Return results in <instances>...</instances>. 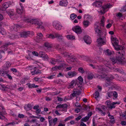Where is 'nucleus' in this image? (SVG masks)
Segmentation results:
<instances>
[{"label":"nucleus","mask_w":126,"mask_h":126,"mask_svg":"<svg viewBox=\"0 0 126 126\" xmlns=\"http://www.w3.org/2000/svg\"><path fill=\"white\" fill-rule=\"evenodd\" d=\"M116 58H112L111 60L112 64L117 63L118 64L126 65V62L123 60L124 59L123 56L125 54L124 51H117L116 52Z\"/></svg>","instance_id":"obj_1"},{"label":"nucleus","mask_w":126,"mask_h":126,"mask_svg":"<svg viewBox=\"0 0 126 126\" xmlns=\"http://www.w3.org/2000/svg\"><path fill=\"white\" fill-rule=\"evenodd\" d=\"M113 41L114 42V44H113V45L115 49L117 51L124 50L123 47H122L121 46H119L118 45L119 43L118 40L116 38H113Z\"/></svg>","instance_id":"obj_2"},{"label":"nucleus","mask_w":126,"mask_h":126,"mask_svg":"<svg viewBox=\"0 0 126 126\" xmlns=\"http://www.w3.org/2000/svg\"><path fill=\"white\" fill-rule=\"evenodd\" d=\"M30 22L32 24H34L38 26V28H42L43 27L42 26V22L41 21H38L36 19H32L30 21Z\"/></svg>","instance_id":"obj_3"},{"label":"nucleus","mask_w":126,"mask_h":126,"mask_svg":"<svg viewBox=\"0 0 126 126\" xmlns=\"http://www.w3.org/2000/svg\"><path fill=\"white\" fill-rule=\"evenodd\" d=\"M82 83H80V81H78L77 80H73L71 82L70 84L69 85V86L70 88H73L74 85L75 86L77 84L78 87H81L82 86Z\"/></svg>","instance_id":"obj_4"},{"label":"nucleus","mask_w":126,"mask_h":126,"mask_svg":"<svg viewBox=\"0 0 126 126\" xmlns=\"http://www.w3.org/2000/svg\"><path fill=\"white\" fill-rule=\"evenodd\" d=\"M99 24V23L96 22L94 24V30L95 32L98 33V35L100 36L102 32L101 28L99 27L98 25Z\"/></svg>","instance_id":"obj_5"},{"label":"nucleus","mask_w":126,"mask_h":126,"mask_svg":"<svg viewBox=\"0 0 126 126\" xmlns=\"http://www.w3.org/2000/svg\"><path fill=\"white\" fill-rule=\"evenodd\" d=\"M72 30L77 34H80L82 32V31L81 28L78 26H74L72 28Z\"/></svg>","instance_id":"obj_6"},{"label":"nucleus","mask_w":126,"mask_h":126,"mask_svg":"<svg viewBox=\"0 0 126 126\" xmlns=\"http://www.w3.org/2000/svg\"><path fill=\"white\" fill-rule=\"evenodd\" d=\"M53 26L56 29L58 30H61L62 28V26L58 22L54 21L53 23Z\"/></svg>","instance_id":"obj_7"},{"label":"nucleus","mask_w":126,"mask_h":126,"mask_svg":"<svg viewBox=\"0 0 126 126\" xmlns=\"http://www.w3.org/2000/svg\"><path fill=\"white\" fill-rule=\"evenodd\" d=\"M38 56L39 57L42 58L43 59L45 60H47L49 59L48 55L43 51H40Z\"/></svg>","instance_id":"obj_8"},{"label":"nucleus","mask_w":126,"mask_h":126,"mask_svg":"<svg viewBox=\"0 0 126 126\" xmlns=\"http://www.w3.org/2000/svg\"><path fill=\"white\" fill-rule=\"evenodd\" d=\"M112 5L110 3L109 4H107L103 6L102 7V10H101L100 11V12L102 14H104L105 13L106 11V10L108 8H109L112 7Z\"/></svg>","instance_id":"obj_9"},{"label":"nucleus","mask_w":126,"mask_h":126,"mask_svg":"<svg viewBox=\"0 0 126 126\" xmlns=\"http://www.w3.org/2000/svg\"><path fill=\"white\" fill-rule=\"evenodd\" d=\"M106 103H107V105L108 107L110 109L114 108H115V106L114 105L115 104H119V103L118 102H113L111 103L110 102L107 101Z\"/></svg>","instance_id":"obj_10"},{"label":"nucleus","mask_w":126,"mask_h":126,"mask_svg":"<svg viewBox=\"0 0 126 126\" xmlns=\"http://www.w3.org/2000/svg\"><path fill=\"white\" fill-rule=\"evenodd\" d=\"M97 69H96L98 72L100 74H102L103 75L105 74V69L104 68L103 66L98 65Z\"/></svg>","instance_id":"obj_11"},{"label":"nucleus","mask_w":126,"mask_h":126,"mask_svg":"<svg viewBox=\"0 0 126 126\" xmlns=\"http://www.w3.org/2000/svg\"><path fill=\"white\" fill-rule=\"evenodd\" d=\"M97 42L98 44V46H100L106 44V42L104 41L103 39L101 38L100 37L97 40Z\"/></svg>","instance_id":"obj_12"},{"label":"nucleus","mask_w":126,"mask_h":126,"mask_svg":"<svg viewBox=\"0 0 126 126\" xmlns=\"http://www.w3.org/2000/svg\"><path fill=\"white\" fill-rule=\"evenodd\" d=\"M20 26L19 25L16 24H15L12 27H10V29L11 31H17L20 28Z\"/></svg>","instance_id":"obj_13"},{"label":"nucleus","mask_w":126,"mask_h":126,"mask_svg":"<svg viewBox=\"0 0 126 126\" xmlns=\"http://www.w3.org/2000/svg\"><path fill=\"white\" fill-rule=\"evenodd\" d=\"M102 0H96L93 3V5L98 7H101L102 4Z\"/></svg>","instance_id":"obj_14"},{"label":"nucleus","mask_w":126,"mask_h":126,"mask_svg":"<svg viewBox=\"0 0 126 126\" xmlns=\"http://www.w3.org/2000/svg\"><path fill=\"white\" fill-rule=\"evenodd\" d=\"M83 60L89 63H93L94 64L96 63L94 61L92 60H91L90 57L88 56L84 57L83 58Z\"/></svg>","instance_id":"obj_15"},{"label":"nucleus","mask_w":126,"mask_h":126,"mask_svg":"<svg viewBox=\"0 0 126 126\" xmlns=\"http://www.w3.org/2000/svg\"><path fill=\"white\" fill-rule=\"evenodd\" d=\"M20 7L18 8H17L16 9V12L19 14H21L24 11L23 7L22 5H21V4L20 3Z\"/></svg>","instance_id":"obj_16"},{"label":"nucleus","mask_w":126,"mask_h":126,"mask_svg":"<svg viewBox=\"0 0 126 126\" xmlns=\"http://www.w3.org/2000/svg\"><path fill=\"white\" fill-rule=\"evenodd\" d=\"M30 34V32L29 31H24L20 33V35L21 37L26 38L29 36Z\"/></svg>","instance_id":"obj_17"},{"label":"nucleus","mask_w":126,"mask_h":126,"mask_svg":"<svg viewBox=\"0 0 126 126\" xmlns=\"http://www.w3.org/2000/svg\"><path fill=\"white\" fill-rule=\"evenodd\" d=\"M84 40L87 44H90L91 42V38L88 35H86L84 37Z\"/></svg>","instance_id":"obj_18"},{"label":"nucleus","mask_w":126,"mask_h":126,"mask_svg":"<svg viewBox=\"0 0 126 126\" xmlns=\"http://www.w3.org/2000/svg\"><path fill=\"white\" fill-rule=\"evenodd\" d=\"M12 44V43H10V42L5 43L1 47V49H4V50H6L7 47Z\"/></svg>","instance_id":"obj_19"},{"label":"nucleus","mask_w":126,"mask_h":126,"mask_svg":"<svg viewBox=\"0 0 126 126\" xmlns=\"http://www.w3.org/2000/svg\"><path fill=\"white\" fill-rule=\"evenodd\" d=\"M77 73L75 71H70L68 73V75L70 77H72L76 76Z\"/></svg>","instance_id":"obj_20"},{"label":"nucleus","mask_w":126,"mask_h":126,"mask_svg":"<svg viewBox=\"0 0 126 126\" xmlns=\"http://www.w3.org/2000/svg\"><path fill=\"white\" fill-rule=\"evenodd\" d=\"M67 107L68 105L66 104H65L57 105L56 107V109H57L58 108H66Z\"/></svg>","instance_id":"obj_21"},{"label":"nucleus","mask_w":126,"mask_h":126,"mask_svg":"<svg viewBox=\"0 0 126 126\" xmlns=\"http://www.w3.org/2000/svg\"><path fill=\"white\" fill-rule=\"evenodd\" d=\"M59 5L61 6H66L67 5V2L65 0L61 1L59 2Z\"/></svg>","instance_id":"obj_22"},{"label":"nucleus","mask_w":126,"mask_h":126,"mask_svg":"<svg viewBox=\"0 0 126 126\" xmlns=\"http://www.w3.org/2000/svg\"><path fill=\"white\" fill-rule=\"evenodd\" d=\"M101 76L102 78H105L107 81H110V80H112L113 79V77H110L109 76H106L105 77L102 75Z\"/></svg>","instance_id":"obj_23"},{"label":"nucleus","mask_w":126,"mask_h":126,"mask_svg":"<svg viewBox=\"0 0 126 126\" xmlns=\"http://www.w3.org/2000/svg\"><path fill=\"white\" fill-rule=\"evenodd\" d=\"M37 35L38 36L36 38L37 40V42H38L40 41H41L42 39V37L43 36L41 33H38L37 34Z\"/></svg>","instance_id":"obj_24"},{"label":"nucleus","mask_w":126,"mask_h":126,"mask_svg":"<svg viewBox=\"0 0 126 126\" xmlns=\"http://www.w3.org/2000/svg\"><path fill=\"white\" fill-rule=\"evenodd\" d=\"M77 89H74L72 91V93L71 94L70 97L72 98V97L76 96L77 93Z\"/></svg>","instance_id":"obj_25"},{"label":"nucleus","mask_w":126,"mask_h":126,"mask_svg":"<svg viewBox=\"0 0 126 126\" xmlns=\"http://www.w3.org/2000/svg\"><path fill=\"white\" fill-rule=\"evenodd\" d=\"M11 66L10 63L9 62H7L5 64L3 65V68L5 69H8Z\"/></svg>","instance_id":"obj_26"},{"label":"nucleus","mask_w":126,"mask_h":126,"mask_svg":"<svg viewBox=\"0 0 126 126\" xmlns=\"http://www.w3.org/2000/svg\"><path fill=\"white\" fill-rule=\"evenodd\" d=\"M90 22L86 20H84L83 22V24L84 26L85 27H87L89 26L90 24Z\"/></svg>","instance_id":"obj_27"},{"label":"nucleus","mask_w":126,"mask_h":126,"mask_svg":"<svg viewBox=\"0 0 126 126\" xmlns=\"http://www.w3.org/2000/svg\"><path fill=\"white\" fill-rule=\"evenodd\" d=\"M94 77V74L92 73H90L88 74L87 79L88 80H89L93 79Z\"/></svg>","instance_id":"obj_28"},{"label":"nucleus","mask_w":126,"mask_h":126,"mask_svg":"<svg viewBox=\"0 0 126 126\" xmlns=\"http://www.w3.org/2000/svg\"><path fill=\"white\" fill-rule=\"evenodd\" d=\"M11 4V3L10 2H5L3 3V6L4 8H7Z\"/></svg>","instance_id":"obj_29"},{"label":"nucleus","mask_w":126,"mask_h":126,"mask_svg":"<svg viewBox=\"0 0 126 126\" xmlns=\"http://www.w3.org/2000/svg\"><path fill=\"white\" fill-rule=\"evenodd\" d=\"M32 108V105L31 104H28L27 107H24V109L27 111L30 110Z\"/></svg>","instance_id":"obj_30"},{"label":"nucleus","mask_w":126,"mask_h":126,"mask_svg":"<svg viewBox=\"0 0 126 126\" xmlns=\"http://www.w3.org/2000/svg\"><path fill=\"white\" fill-rule=\"evenodd\" d=\"M113 96V99H115L117 98L118 97V94L117 92L113 91L112 92V96Z\"/></svg>","instance_id":"obj_31"},{"label":"nucleus","mask_w":126,"mask_h":126,"mask_svg":"<svg viewBox=\"0 0 126 126\" xmlns=\"http://www.w3.org/2000/svg\"><path fill=\"white\" fill-rule=\"evenodd\" d=\"M90 107L89 106L85 105L84 106H82L81 107V109L82 110H86L88 109H90Z\"/></svg>","instance_id":"obj_32"},{"label":"nucleus","mask_w":126,"mask_h":126,"mask_svg":"<svg viewBox=\"0 0 126 126\" xmlns=\"http://www.w3.org/2000/svg\"><path fill=\"white\" fill-rule=\"evenodd\" d=\"M48 121L49 123V126H52V125L53 121L52 119L51 116H49L48 117Z\"/></svg>","instance_id":"obj_33"},{"label":"nucleus","mask_w":126,"mask_h":126,"mask_svg":"<svg viewBox=\"0 0 126 126\" xmlns=\"http://www.w3.org/2000/svg\"><path fill=\"white\" fill-rule=\"evenodd\" d=\"M66 37L68 39L71 40L74 39L75 38V36H74L69 35H67L66 36Z\"/></svg>","instance_id":"obj_34"},{"label":"nucleus","mask_w":126,"mask_h":126,"mask_svg":"<svg viewBox=\"0 0 126 126\" xmlns=\"http://www.w3.org/2000/svg\"><path fill=\"white\" fill-rule=\"evenodd\" d=\"M58 60L57 59H55L53 58L51 59V60L50 61V63L52 64H56V62L58 61Z\"/></svg>","instance_id":"obj_35"},{"label":"nucleus","mask_w":126,"mask_h":126,"mask_svg":"<svg viewBox=\"0 0 126 126\" xmlns=\"http://www.w3.org/2000/svg\"><path fill=\"white\" fill-rule=\"evenodd\" d=\"M0 33L2 35H4L6 34L5 30L3 28H0Z\"/></svg>","instance_id":"obj_36"},{"label":"nucleus","mask_w":126,"mask_h":126,"mask_svg":"<svg viewBox=\"0 0 126 126\" xmlns=\"http://www.w3.org/2000/svg\"><path fill=\"white\" fill-rule=\"evenodd\" d=\"M45 46L47 48H50L52 47V46L51 45L47 42H46L45 43Z\"/></svg>","instance_id":"obj_37"},{"label":"nucleus","mask_w":126,"mask_h":126,"mask_svg":"<svg viewBox=\"0 0 126 126\" xmlns=\"http://www.w3.org/2000/svg\"><path fill=\"white\" fill-rule=\"evenodd\" d=\"M89 119V117H88V116H86L85 117L82 118V119H81V121L83 122H86Z\"/></svg>","instance_id":"obj_38"},{"label":"nucleus","mask_w":126,"mask_h":126,"mask_svg":"<svg viewBox=\"0 0 126 126\" xmlns=\"http://www.w3.org/2000/svg\"><path fill=\"white\" fill-rule=\"evenodd\" d=\"M104 18H105L104 17V16H103L102 18L101 19V23L100 24L101 26H102V27L104 26Z\"/></svg>","instance_id":"obj_39"},{"label":"nucleus","mask_w":126,"mask_h":126,"mask_svg":"<svg viewBox=\"0 0 126 126\" xmlns=\"http://www.w3.org/2000/svg\"><path fill=\"white\" fill-rule=\"evenodd\" d=\"M77 16L75 14L73 13L71 15L70 18L72 19L73 20Z\"/></svg>","instance_id":"obj_40"},{"label":"nucleus","mask_w":126,"mask_h":126,"mask_svg":"<svg viewBox=\"0 0 126 126\" xmlns=\"http://www.w3.org/2000/svg\"><path fill=\"white\" fill-rule=\"evenodd\" d=\"M89 66L92 67L93 69H97V67H98V65H94L92 63H89Z\"/></svg>","instance_id":"obj_41"},{"label":"nucleus","mask_w":126,"mask_h":126,"mask_svg":"<svg viewBox=\"0 0 126 126\" xmlns=\"http://www.w3.org/2000/svg\"><path fill=\"white\" fill-rule=\"evenodd\" d=\"M78 70L79 72L82 74L84 72V71L83 69L81 67L79 68L78 69Z\"/></svg>","instance_id":"obj_42"},{"label":"nucleus","mask_w":126,"mask_h":126,"mask_svg":"<svg viewBox=\"0 0 126 126\" xmlns=\"http://www.w3.org/2000/svg\"><path fill=\"white\" fill-rule=\"evenodd\" d=\"M73 116H68V117L66 118L64 120V121H67L70 120L71 119H72L73 118Z\"/></svg>","instance_id":"obj_43"},{"label":"nucleus","mask_w":126,"mask_h":126,"mask_svg":"<svg viewBox=\"0 0 126 126\" xmlns=\"http://www.w3.org/2000/svg\"><path fill=\"white\" fill-rule=\"evenodd\" d=\"M47 37L53 39L55 38V36L53 34H50L49 35H47Z\"/></svg>","instance_id":"obj_44"},{"label":"nucleus","mask_w":126,"mask_h":126,"mask_svg":"<svg viewBox=\"0 0 126 126\" xmlns=\"http://www.w3.org/2000/svg\"><path fill=\"white\" fill-rule=\"evenodd\" d=\"M94 95L95 96V98L96 99L99 96V93L97 91H96L95 92Z\"/></svg>","instance_id":"obj_45"},{"label":"nucleus","mask_w":126,"mask_h":126,"mask_svg":"<svg viewBox=\"0 0 126 126\" xmlns=\"http://www.w3.org/2000/svg\"><path fill=\"white\" fill-rule=\"evenodd\" d=\"M112 92L113 91L109 92L107 93V95L109 97H111L112 96Z\"/></svg>","instance_id":"obj_46"},{"label":"nucleus","mask_w":126,"mask_h":126,"mask_svg":"<svg viewBox=\"0 0 126 126\" xmlns=\"http://www.w3.org/2000/svg\"><path fill=\"white\" fill-rule=\"evenodd\" d=\"M78 80H77L78 81H80V83H82L83 81V79L81 77V76H80L78 77Z\"/></svg>","instance_id":"obj_47"},{"label":"nucleus","mask_w":126,"mask_h":126,"mask_svg":"<svg viewBox=\"0 0 126 126\" xmlns=\"http://www.w3.org/2000/svg\"><path fill=\"white\" fill-rule=\"evenodd\" d=\"M36 67H34L33 70V71H31V73L32 74V75H34L36 74L35 72H36L37 69H36Z\"/></svg>","instance_id":"obj_48"},{"label":"nucleus","mask_w":126,"mask_h":126,"mask_svg":"<svg viewBox=\"0 0 126 126\" xmlns=\"http://www.w3.org/2000/svg\"><path fill=\"white\" fill-rule=\"evenodd\" d=\"M7 14L11 17L13 16L14 13L12 11H8L7 12Z\"/></svg>","instance_id":"obj_49"},{"label":"nucleus","mask_w":126,"mask_h":126,"mask_svg":"<svg viewBox=\"0 0 126 126\" xmlns=\"http://www.w3.org/2000/svg\"><path fill=\"white\" fill-rule=\"evenodd\" d=\"M3 71H4V72L5 73V75L6 74L7 75L8 74V73L9 71V70L8 69H5L4 68V70H3Z\"/></svg>","instance_id":"obj_50"},{"label":"nucleus","mask_w":126,"mask_h":126,"mask_svg":"<svg viewBox=\"0 0 126 126\" xmlns=\"http://www.w3.org/2000/svg\"><path fill=\"white\" fill-rule=\"evenodd\" d=\"M105 53L106 54H107L108 55H110L111 54L110 50L109 49H107L106 51L105 52Z\"/></svg>","instance_id":"obj_51"},{"label":"nucleus","mask_w":126,"mask_h":126,"mask_svg":"<svg viewBox=\"0 0 126 126\" xmlns=\"http://www.w3.org/2000/svg\"><path fill=\"white\" fill-rule=\"evenodd\" d=\"M62 53L65 56L67 57H69V53L68 52H63Z\"/></svg>","instance_id":"obj_52"},{"label":"nucleus","mask_w":126,"mask_h":126,"mask_svg":"<svg viewBox=\"0 0 126 126\" xmlns=\"http://www.w3.org/2000/svg\"><path fill=\"white\" fill-rule=\"evenodd\" d=\"M58 119L57 118H54L52 121L53 123V126H54L56 123V122L57 121Z\"/></svg>","instance_id":"obj_53"},{"label":"nucleus","mask_w":126,"mask_h":126,"mask_svg":"<svg viewBox=\"0 0 126 126\" xmlns=\"http://www.w3.org/2000/svg\"><path fill=\"white\" fill-rule=\"evenodd\" d=\"M55 36L56 37H58V38H60L61 37H62V36L60 35L59 34L57 33H55Z\"/></svg>","instance_id":"obj_54"},{"label":"nucleus","mask_w":126,"mask_h":126,"mask_svg":"<svg viewBox=\"0 0 126 126\" xmlns=\"http://www.w3.org/2000/svg\"><path fill=\"white\" fill-rule=\"evenodd\" d=\"M0 107V109L2 110V112H1L3 114H5L6 113V112L5 110V109L4 108L3 106H1Z\"/></svg>","instance_id":"obj_55"},{"label":"nucleus","mask_w":126,"mask_h":126,"mask_svg":"<svg viewBox=\"0 0 126 126\" xmlns=\"http://www.w3.org/2000/svg\"><path fill=\"white\" fill-rule=\"evenodd\" d=\"M112 83L110 81H107L105 83V85L106 87H108Z\"/></svg>","instance_id":"obj_56"},{"label":"nucleus","mask_w":126,"mask_h":126,"mask_svg":"<svg viewBox=\"0 0 126 126\" xmlns=\"http://www.w3.org/2000/svg\"><path fill=\"white\" fill-rule=\"evenodd\" d=\"M27 80V78H26L22 79L21 80V83L22 84H24L25 83V81Z\"/></svg>","instance_id":"obj_57"},{"label":"nucleus","mask_w":126,"mask_h":126,"mask_svg":"<svg viewBox=\"0 0 126 126\" xmlns=\"http://www.w3.org/2000/svg\"><path fill=\"white\" fill-rule=\"evenodd\" d=\"M65 65L64 64H62L61 65H59L58 66H57L58 69H60L62 68L63 66H64Z\"/></svg>","instance_id":"obj_58"},{"label":"nucleus","mask_w":126,"mask_h":126,"mask_svg":"<svg viewBox=\"0 0 126 126\" xmlns=\"http://www.w3.org/2000/svg\"><path fill=\"white\" fill-rule=\"evenodd\" d=\"M116 71L120 73H121L123 72V70L122 69L119 68H116L115 69Z\"/></svg>","instance_id":"obj_59"},{"label":"nucleus","mask_w":126,"mask_h":126,"mask_svg":"<svg viewBox=\"0 0 126 126\" xmlns=\"http://www.w3.org/2000/svg\"><path fill=\"white\" fill-rule=\"evenodd\" d=\"M32 54L36 56H38L39 55V53L35 51H33L32 52Z\"/></svg>","instance_id":"obj_60"},{"label":"nucleus","mask_w":126,"mask_h":126,"mask_svg":"<svg viewBox=\"0 0 126 126\" xmlns=\"http://www.w3.org/2000/svg\"><path fill=\"white\" fill-rule=\"evenodd\" d=\"M16 35L14 34H12L11 36H10V37L11 39H15L16 38Z\"/></svg>","instance_id":"obj_61"},{"label":"nucleus","mask_w":126,"mask_h":126,"mask_svg":"<svg viewBox=\"0 0 126 126\" xmlns=\"http://www.w3.org/2000/svg\"><path fill=\"white\" fill-rule=\"evenodd\" d=\"M68 57L69 58H70L71 59L73 60H75L76 58V57L75 56H74V55L71 56L69 55V57Z\"/></svg>","instance_id":"obj_62"},{"label":"nucleus","mask_w":126,"mask_h":126,"mask_svg":"<svg viewBox=\"0 0 126 126\" xmlns=\"http://www.w3.org/2000/svg\"><path fill=\"white\" fill-rule=\"evenodd\" d=\"M57 66H55L54 67H53L52 68V71H55L58 69Z\"/></svg>","instance_id":"obj_63"},{"label":"nucleus","mask_w":126,"mask_h":126,"mask_svg":"<svg viewBox=\"0 0 126 126\" xmlns=\"http://www.w3.org/2000/svg\"><path fill=\"white\" fill-rule=\"evenodd\" d=\"M24 115L22 114H19L18 117L20 118H23L24 117Z\"/></svg>","instance_id":"obj_64"}]
</instances>
